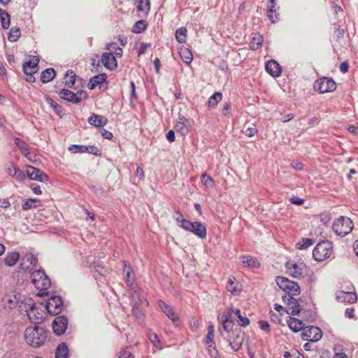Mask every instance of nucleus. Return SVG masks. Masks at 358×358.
<instances>
[{"mask_svg":"<svg viewBox=\"0 0 358 358\" xmlns=\"http://www.w3.org/2000/svg\"><path fill=\"white\" fill-rule=\"evenodd\" d=\"M14 142L24 155H28L29 153V146L24 141L19 138H15Z\"/></svg>","mask_w":358,"mask_h":358,"instance_id":"nucleus-43","label":"nucleus"},{"mask_svg":"<svg viewBox=\"0 0 358 358\" xmlns=\"http://www.w3.org/2000/svg\"><path fill=\"white\" fill-rule=\"evenodd\" d=\"M289 201L293 204L301 206L304 203V199L297 196H292L289 199Z\"/></svg>","mask_w":358,"mask_h":358,"instance_id":"nucleus-61","label":"nucleus"},{"mask_svg":"<svg viewBox=\"0 0 358 358\" xmlns=\"http://www.w3.org/2000/svg\"><path fill=\"white\" fill-rule=\"evenodd\" d=\"M286 268L287 273L294 278L301 277L302 275V267L293 262L286 263Z\"/></svg>","mask_w":358,"mask_h":358,"instance_id":"nucleus-24","label":"nucleus"},{"mask_svg":"<svg viewBox=\"0 0 358 358\" xmlns=\"http://www.w3.org/2000/svg\"><path fill=\"white\" fill-rule=\"evenodd\" d=\"M35 304L36 303L34 302L32 299L27 298L20 301L18 307L20 312H24L27 315V313H29L34 308Z\"/></svg>","mask_w":358,"mask_h":358,"instance_id":"nucleus-26","label":"nucleus"},{"mask_svg":"<svg viewBox=\"0 0 358 358\" xmlns=\"http://www.w3.org/2000/svg\"><path fill=\"white\" fill-rule=\"evenodd\" d=\"M158 305L162 310L166 314V315L173 322L175 325H178L180 322V317L177 313H175L173 308L169 306L162 300L158 301Z\"/></svg>","mask_w":358,"mask_h":358,"instance_id":"nucleus-17","label":"nucleus"},{"mask_svg":"<svg viewBox=\"0 0 358 358\" xmlns=\"http://www.w3.org/2000/svg\"><path fill=\"white\" fill-rule=\"evenodd\" d=\"M45 306L43 304L36 303L34 308L27 313V317L32 323H39L43 320V308Z\"/></svg>","mask_w":358,"mask_h":358,"instance_id":"nucleus-18","label":"nucleus"},{"mask_svg":"<svg viewBox=\"0 0 358 358\" xmlns=\"http://www.w3.org/2000/svg\"><path fill=\"white\" fill-rule=\"evenodd\" d=\"M107 76L106 73H101L93 76L88 85L90 90H94L96 86H99L106 82Z\"/></svg>","mask_w":358,"mask_h":358,"instance_id":"nucleus-31","label":"nucleus"},{"mask_svg":"<svg viewBox=\"0 0 358 358\" xmlns=\"http://www.w3.org/2000/svg\"><path fill=\"white\" fill-rule=\"evenodd\" d=\"M201 180L202 184L206 187L211 185L213 183V178L206 173L201 175Z\"/></svg>","mask_w":358,"mask_h":358,"instance_id":"nucleus-56","label":"nucleus"},{"mask_svg":"<svg viewBox=\"0 0 358 358\" xmlns=\"http://www.w3.org/2000/svg\"><path fill=\"white\" fill-rule=\"evenodd\" d=\"M26 175L30 180H36L39 182H46L48 180V176L44 172L32 166H27L26 169Z\"/></svg>","mask_w":358,"mask_h":358,"instance_id":"nucleus-13","label":"nucleus"},{"mask_svg":"<svg viewBox=\"0 0 358 358\" xmlns=\"http://www.w3.org/2000/svg\"><path fill=\"white\" fill-rule=\"evenodd\" d=\"M0 21L3 29H8L10 24V15L5 10L0 9Z\"/></svg>","mask_w":358,"mask_h":358,"instance_id":"nucleus-38","label":"nucleus"},{"mask_svg":"<svg viewBox=\"0 0 358 358\" xmlns=\"http://www.w3.org/2000/svg\"><path fill=\"white\" fill-rule=\"evenodd\" d=\"M187 29L185 27H180L176 31V38L180 43H185L187 37Z\"/></svg>","mask_w":358,"mask_h":358,"instance_id":"nucleus-40","label":"nucleus"},{"mask_svg":"<svg viewBox=\"0 0 358 358\" xmlns=\"http://www.w3.org/2000/svg\"><path fill=\"white\" fill-rule=\"evenodd\" d=\"M276 6L275 0L268 1V17L272 23H275L278 20L279 13L275 8Z\"/></svg>","mask_w":358,"mask_h":358,"instance_id":"nucleus-27","label":"nucleus"},{"mask_svg":"<svg viewBox=\"0 0 358 358\" xmlns=\"http://www.w3.org/2000/svg\"><path fill=\"white\" fill-rule=\"evenodd\" d=\"M45 101L57 115H59L61 113V112L62 111V106H60L52 98L47 96L45 99Z\"/></svg>","mask_w":358,"mask_h":358,"instance_id":"nucleus-48","label":"nucleus"},{"mask_svg":"<svg viewBox=\"0 0 358 358\" xmlns=\"http://www.w3.org/2000/svg\"><path fill=\"white\" fill-rule=\"evenodd\" d=\"M149 339L153 345L158 350H162L163 345L158 336L155 333L149 334Z\"/></svg>","mask_w":358,"mask_h":358,"instance_id":"nucleus-50","label":"nucleus"},{"mask_svg":"<svg viewBox=\"0 0 358 358\" xmlns=\"http://www.w3.org/2000/svg\"><path fill=\"white\" fill-rule=\"evenodd\" d=\"M87 150L85 152H88L90 154H92L96 156L101 155V151L96 146H87Z\"/></svg>","mask_w":358,"mask_h":358,"instance_id":"nucleus-58","label":"nucleus"},{"mask_svg":"<svg viewBox=\"0 0 358 358\" xmlns=\"http://www.w3.org/2000/svg\"><path fill=\"white\" fill-rule=\"evenodd\" d=\"M37 264V258L31 253L26 254L22 259L19 267L20 269L31 272L36 267Z\"/></svg>","mask_w":358,"mask_h":358,"instance_id":"nucleus-16","label":"nucleus"},{"mask_svg":"<svg viewBox=\"0 0 358 358\" xmlns=\"http://www.w3.org/2000/svg\"><path fill=\"white\" fill-rule=\"evenodd\" d=\"M39 62V59L38 57L34 56L33 58L29 59L28 62H25L22 65V71L24 73H27L29 71H38V64Z\"/></svg>","mask_w":358,"mask_h":358,"instance_id":"nucleus-25","label":"nucleus"},{"mask_svg":"<svg viewBox=\"0 0 358 358\" xmlns=\"http://www.w3.org/2000/svg\"><path fill=\"white\" fill-rule=\"evenodd\" d=\"M233 315H234V308H230L225 310L221 316H218V320L221 322L223 329L227 332H229L234 324Z\"/></svg>","mask_w":358,"mask_h":358,"instance_id":"nucleus-12","label":"nucleus"},{"mask_svg":"<svg viewBox=\"0 0 358 358\" xmlns=\"http://www.w3.org/2000/svg\"><path fill=\"white\" fill-rule=\"evenodd\" d=\"M108 120L104 117L92 114L88 119V122L94 127H99L107 124Z\"/></svg>","mask_w":358,"mask_h":358,"instance_id":"nucleus-29","label":"nucleus"},{"mask_svg":"<svg viewBox=\"0 0 358 358\" xmlns=\"http://www.w3.org/2000/svg\"><path fill=\"white\" fill-rule=\"evenodd\" d=\"M234 315L239 319V325L245 327L250 324V320L246 316H243L238 308H234Z\"/></svg>","mask_w":358,"mask_h":358,"instance_id":"nucleus-42","label":"nucleus"},{"mask_svg":"<svg viewBox=\"0 0 358 358\" xmlns=\"http://www.w3.org/2000/svg\"><path fill=\"white\" fill-rule=\"evenodd\" d=\"M58 94L61 99L76 104L81 102L83 94L85 95V98L87 97L86 93L83 90H79L77 93H74L68 89H62L58 92Z\"/></svg>","mask_w":358,"mask_h":358,"instance_id":"nucleus-9","label":"nucleus"},{"mask_svg":"<svg viewBox=\"0 0 358 358\" xmlns=\"http://www.w3.org/2000/svg\"><path fill=\"white\" fill-rule=\"evenodd\" d=\"M244 267L255 268L259 266V262L255 257L242 255L240 257Z\"/></svg>","mask_w":358,"mask_h":358,"instance_id":"nucleus-28","label":"nucleus"},{"mask_svg":"<svg viewBox=\"0 0 358 358\" xmlns=\"http://www.w3.org/2000/svg\"><path fill=\"white\" fill-rule=\"evenodd\" d=\"M244 133L247 136L252 137L257 134V130L255 128L249 127L245 130Z\"/></svg>","mask_w":358,"mask_h":358,"instance_id":"nucleus-63","label":"nucleus"},{"mask_svg":"<svg viewBox=\"0 0 358 358\" xmlns=\"http://www.w3.org/2000/svg\"><path fill=\"white\" fill-rule=\"evenodd\" d=\"M20 255L18 252L13 251L8 252L4 259L5 264L8 266H13L20 259Z\"/></svg>","mask_w":358,"mask_h":358,"instance_id":"nucleus-32","label":"nucleus"},{"mask_svg":"<svg viewBox=\"0 0 358 358\" xmlns=\"http://www.w3.org/2000/svg\"><path fill=\"white\" fill-rule=\"evenodd\" d=\"M263 43V38L260 35H257L252 37L251 42H250V46L251 48L253 50H257L259 49Z\"/></svg>","mask_w":358,"mask_h":358,"instance_id":"nucleus-49","label":"nucleus"},{"mask_svg":"<svg viewBox=\"0 0 358 358\" xmlns=\"http://www.w3.org/2000/svg\"><path fill=\"white\" fill-rule=\"evenodd\" d=\"M235 281V278H230L228 280L227 289L229 292H230L233 295H237L239 293V291L236 289V287L234 285Z\"/></svg>","mask_w":358,"mask_h":358,"instance_id":"nucleus-55","label":"nucleus"},{"mask_svg":"<svg viewBox=\"0 0 358 358\" xmlns=\"http://www.w3.org/2000/svg\"><path fill=\"white\" fill-rule=\"evenodd\" d=\"M266 71L273 77H279L281 74V67L280 64L275 60L271 59L266 65Z\"/></svg>","mask_w":358,"mask_h":358,"instance_id":"nucleus-23","label":"nucleus"},{"mask_svg":"<svg viewBox=\"0 0 358 358\" xmlns=\"http://www.w3.org/2000/svg\"><path fill=\"white\" fill-rule=\"evenodd\" d=\"M149 47H150V43H142L138 50V55H143Z\"/></svg>","mask_w":358,"mask_h":358,"instance_id":"nucleus-64","label":"nucleus"},{"mask_svg":"<svg viewBox=\"0 0 358 358\" xmlns=\"http://www.w3.org/2000/svg\"><path fill=\"white\" fill-rule=\"evenodd\" d=\"M301 336L304 341L315 343L322 338V331L319 327L308 326L303 329Z\"/></svg>","mask_w":358,"mask_h":358,"instance_id":"nucleus-8","label":"nucleus"},{"mask_svg":"<svg viewBox=\"0 0 358 358\" xmlns=\"http://www.w3.org/2000/svg\"><path fill=\"white\" fill-rule=\"evenodd\" d=\"M180 55L182 60L187 64H189L192 62L193 56L192 52L187 49L181 50L180 52Z\"/></svg>","mask_w":358,"mask_h":358,"instance_id":"nucleus-44","label":"nucleus"},{"mask_svg":"<svg viewBox=\"0 0 358 358\" xmlns=\"http://www.w3.org/2000/svg\"><path fill=\"white\" fill-rule=\"evenodd\" d=\"M189 121L185 116L179 115L178 119L175 125L176 131L182 136H185L189 133Z\"/></svg>","mask_w":358,"mask_h":358,"instance_id":"nucleus-19","label":"nucleus"},{"mask_svg":"<svg viewBox=\"0 0 358 358\" xmlns=\"http://www.w3.org/2000/svg\"><path fill=\"white\" fill-rule=\"evenodd\" d=\"M332 255V245L328 241L317 244L313 251V257L317 262H322Z\"/></svg>","mask_w":358,"mask_h":358,"instance_id":"nucleus-3","label":"nucleus"},{"mask_svg":"<svg viewBox=\"0 0 358 358\" xmlns=\"http://www.w3.org/2000/svg\"><path fill=\"white\" fill-rule=\"evenodd\" d=\"M208 353L211 358H216L217 357H219V353L216 349L215 344L208 345Z\"/></svg>","mask_w":358,"mask_h":358,"instance_id":"nucleus-57","label":"nucleus"},{"mask_svg":"<svg viewBox=\"0 0 358 358\" xmlns=\"http://www.w3.org/2000/svg\"><path fill=\"white\" fill-rule=\"evenodd\" d=\"M69 354V348L66 343H60L55 352V358H66Z\"/></svg>","mask_w":358,"mask_h":358,"instance_id":"nucleus-36","label":"nucleus"},{"mask_svg":"<svg viewBox=\"0 0 358 358\" xmlns=\"http://www.w3.org/2000/svg\"><path fill=\"white\" fill-rule=\"evenodd\" d=\"M131 290L132 291L133 311L136 313L140 308L148 306V301L143 291L141 290L137 286H134V288Z\"/></svg>","mask_w":358,"mask_h":358,"instance_id":"nucleus-7","label":"nucleus"},{"mask_svg":"<svg viewBox=\"0 0 358 358\" xmlns=\"http://www.w3.org/2000/svg\"><path fill=\"white\" fill-rule=\"evenodd\" d=\"M7 173L9 176L13 177L18 181H22L25 179L26 175L19 168L14 166L13 165H10L6 169Z\"/></svg>","mask_w":358,"mask_h":358,"instance_id":"nucleus-30","label":"nucleus"},{"mask_svg":"<svg viewBox=\"0 0 358 358\" xmlns=\"http://www.w3.org/2000/svg\"><path fill=\"white\" fill-rule=\"evenodd\" d=\"M243 341V335L241 333H232L231 336H230L228 339L231 348L236 352L241 349Z\"/></svg>","mask_w":358,"mask_h":358,"instance_id":"nucleus-21","label":"nucleus"},{"mask_svg":"<svg viewBox=\"0 0 358 358\" xmlns=\"http://www.w3.org/2000/svg\"><path fill=\"white\" fill-rule=\"evenodd\" d=\"M284 302H287V313L292 315H297L301 311L300 304L296 299L289 295H285L282 296Z\"/></svg>","mask_w":358,"mask_h":358,"instance_id":"nucleus-15","label":"nucleus"},{"mask_svg":"<svg viewBox=\"0 0 358 358\" xmlns=\"http://www.w3.org/2000/svg\"><path fill=\"white\" fill-rule=\"evenodd\" d=\"M87 150V146L83 145H71L69 147V150L73 154L84 153Z\"/></svg>","mask_w":358,"mask_h":358,"instance_id":"nucleus-54","label":"nucleus"},{"mask_svg":"<svg viewBox=\"0 0 358 358\" xmlns=\"http://www.w3.org/2000/svg\"><path fill=\"white\" fill-rule=\"evenodd\" d=\"M137 9L138 10L148 13L150 9V0H138Z\"/></svg>","mask_w":358,"mask_h":358,"instance_id":"nucleus-52","label":"nucleus"},{"mask_svg":"<svg viewBox=\"0 0 358 358\" xmlns=\"http://www.w3.org/2000/svg\"><path fill=\"white\" fill-rule=\"evenodd\" d=\"M147 27V23L145 20H141L137 21L133 27V32L136 34H139L145 30Z\"/></svg>","mask_w":358,"mask_h":358,"instance_id":"nucleus-47","label":"nucleus"},{"mask_svg":"<svg viewBox=\"0 0 358 358\" xmlns=\"http://www.w3.org/2000/svg\"><path fill=\"white\" fill-rule=\"evenodd\" d=\"M68 325V319L65 316H57L52 322L53 332L60 336L66 330Z\"/></svg>","mask_w":358,"mask_h":358,"instance_id":"nucleus-14","label":"nucleus"},{"mask_svg":"<svg viewBox=\"0 0 358 358\" xmlns=\"http://www.w3.org/2000/svg\"><path fill=\"white\" fill-rule=\"evenodd\" d=\"M20 30L17 27H12L8 35V39L11 42H15L20 36Z\"/></svg>","mask_w":358,"mask_h":358,"instance_id":"nucleus-46","label":"nucleus"},{"mask_svg":"<svg viewBox=\"0 0 358 358\" xmlns=\"http://www.w3.org/2000/svg\"><path fill=\"white\" fill-rule=\"evenodd\" d=\"M222 98V94L221 92H217L214 93L208 100V106L210 107H215Z\"/></svg>","mask_w":358,"mask_h":358,"instance_id":"nucleus-45","label":"nucleus"},{"mask_svg":"<svg viewBox=\"0 0 358 358\" xmlns=\"http://www.w3.org/2000/svg\"><path fill=\"white\" fill-rule=\"evenodd\" d=\"M288 326L289 329L295 333L299 332L305 328L303 327V323L301 320H298L295 317H289L288 320Z\"/></svg>","mask_w":358,"mask_h":358,"instance_id":"nucleus-33","label":"nucleus"},{"mask_svg":"<svg viewBox=\"0 0 358 358\" xmlns=\"http://www.w3.org/2000/svg\"><path fill=\"white\" fill-rule=\"evenodd\" d=\"M336 299L341 303H353L356 302L357 297L355 292L338 291L336 293Z\"/></svg>","mask_w":358,"mask_h":358,"instance_id":"nucleus-22","label":"nucleus"},{"mask_svg":"<svg viewBox=\"0 0 358 358\" xmlns=\"http://www.w3.org/2000/svg\"><path fill=\"white\" fill-rule=\"evenodd\" d=\"M313 87L319 93L324 94L334 91L336 89V84L332 78L323 77L315 80Z\"/></svg>","mask_w":358,"mask_h":358,"instance_id":"nucleus-6","label":"nucleus"},{"mask_svg":"<svg viewBox=\"0 0 358 358\" xmlns=\"http://www.w3.org/2000/svg\"><path fill=\"white\" fill-rule=\"evenodd\" d=\"M117 358H134V356L128 349H125L119 353Z\"/></svg>","mask_w":358,"mask_h":358,"instance_id":"nucleus-59","label":"nucleus"},{"mask_svg":"<svg viewBox=\"0 0 358 358\" xmlns=\"http://www.w3.org/2000/svg\"><path fill=\"white\" fill-rule=\"evenodd\" d=\"M352 229V221L349 217L345 216H341L335 220L332 226L333 231L341 237L350 234Z\"/></svg>","mask_w":358,"mask_h":358,"instance_id":"nucleus-2","label":"nucleus"},{"mask_svg":"<svg viewBox=\"0 0 358 358\" xmlns=\"http://www.w3.org/2000/svg\"><path fill=\"white\" fill-rule=\"evenodd\" d=\"M313 243L314 241L312 238H303L301 242L296 244V247L299 250H305L313 245Z\"/></svg>","mask_w":358,"mask_h":358,"instance_id":"nucleus-51","label":"nucleus"},{"mask_svg":"<svg viewBox=\"0 0 358 358\" xmlns=\"http://www.w3.org/2000/svg\"><path fill=\"white\" fill-rule=\"evenodd\" d=\"M173 218L176 221L178 226L182 229L185 228V226H186L185 223H188L189 220H187L184 218L182 214L180 213L179 211H176L173 215Z\"/></svg>","mask_w":358,"mask_h":358,"instance_id":"nucleus-41","label":"nucleus"},{"mask_svg":"<svg viewBox=\"0 0 358 358\" xmlns=\"http://www.w3.org/2000/svg\"><path fill=\"white\" fill-rule=\"evenodd\" d=\"M76 76L73 71H68L64 77V85L69 88H72L76 83Z\"/></svg>","mask_w":358,"mask_h":358,"instance_id":"nucleus-35","label":"nucleus"},{"mask_svg":"<svg viewBox=\"0 0 358 358\" xmlns=\"http://www.w3.org/2000/svg\"><path fill=\"white\" fill-rule=\"evenodd\" d=\"M31 282L37 289H48L50 286V280L43 271L36 270L31 274Z\"/></svg>","mask_w":358,"mask_h":358,"instance_id":"nucleus-5","label":"nucleus"},{"mask_svg":"<svg viewBox=\"0 0 358 358\" xmlns=\"http://www.w3.org/2000/svg\"><path fill=\"white\" fill-rule=\"evenodd\" d=\"M185 224L186 226H185V228L183 229L184 230L193 233L195 236H198L201 239H203L206 237V228L201 222H192L189 221L188 223Z\"/></svg>","mask_w":358,"mask_h":358,"instance_id":"nucleus-10","label":"nucleus"},{"mask_svg":"<svg viewBox=\"0 0 358 358\" xmlns=\"http://www.w3.org/2000/svg\"><path fill=\"white\" fill-rule=\"evenodd\" d=\"M101 62L110 71L115 70L117 66V60L112 52H103L101 55Z\"/></svg>","mask_w":358,"mask_h":358,"instance_id":"nucleus-20","label":"nucleus"},{"mask_svg":"<svg viewBox=\"0 0 358 358\" xmlns=\"http://www.w3.org/2000/svg\"><path fill=\"white\" fill-rule=\"evenodd\" d=\"M122 263L124 266V272L126 273V275L124 277V280L127 285L129 287L130 289H133L134 286H136L134 285L131 280V273H132V269L131 267L127 266L126 262L123 261Z\"/></svg>","mask_w":358,"mask_h":358,"instance_id":"nucleus-39","label":"nucleus"},{"mask_svg":"<svg viewBox=\"0 0 358 358\" xmlns=\"http://www.w3.org/2000/svg\"><path fill=\"white\" fill-rule=\"evenodd\" d=\"M275 281L279 287L285 292V295L294 296L300 294V287L296 282L280 276H278Z\"/></svg>","mask_w":358,"mask_h":358,"instance_id":"nucleus-4","label":"nucleus"},{"mask_svg":"<svg viewBox=\"0 0 358 358\" xmlns=\"http://www.w3.org/2000/svg\"><path fill=\"white\" fill-rule=\"evenodd\" d=\"M260 329L264 331H270V325L267 321L261 320L259 322Z\"/></svg>","mask_w":358,"mask_h":358,"instance_id":"nucleus-60","label":"nucleus"},{"mask_svg":"<svg viewBox=\"0 0 358 358\" xmlns=\"http://www.w3.org/2000/svg\"><path fill=\"white\" fill-rule=\"evenodd\" d=\"M56 76V72L54 69L48 68L42 71L41 73V81L43 83H47L52 80Z\"/></svg>","mask_w":358,"mask_h":358,"instance_id":"nucleus-34","label":"nucleus"},{"mask_svg":"<svg viewBox=\"0 0 358 358\" xmlns=\"http://www.w3.org/2000/svg\"><path fill=\"white\" fill-rule=\"evenodd\" d=\"M24 338L28 345L34 348H39L45 343L47 335L43 327L35 326L26 329Z\"/></svg>","mask_w":358,"mask_h":358,"instance_id":"nucleus-1","label":"nucleus"},{"mask_svg":"<svg viewBox=\"0 0 358 358\" xmlns=\"http://www.w3.org/2000/svg\"><path fill=\"white\" fill-rule=\"evenodd\" d=\"M20 298L16 295L15 296H9L5 298L4 303L6 308L10 309L14 308L17 306H19Z\"/></svg>","mask_w":358,"mask_h":358,"instance_id":"nucleus-37","label":"nucleus"},{"mask_svg":"<svg viewBox=\"0 0 358 358\" xmlns=\"http://www.w3.org/2000/svg\"><path fill=\"white\" fill-rule=\"evenodd\" d=\"M94 268H96V271L97 272H99L101 275H104L105 274V269H104V267L101 265L99 264V262H94Z\"/></svg>","mask_w":358,"mask_h":358,"instance_id":"nucleus-62","label":"nucleus"},{"mask_svg":"<svg viewBox=\"0 0 358 358\" xmlns=\"http://www.w3.org/2000/svg\"><path fill=\"white\" fill-rule=\"evenodd\" d=\"M37 201H38V200H36L35 199H27L22 204V208L24 210H28L31 208H36L37 205L36 204V203Z\"/></svg>","mask_w":358,"mask_h":358,"instance_id":"nucleus-53","label":"nucleus"},{"mask_svg":"<svg viewBox=\"0 0 358 358\" xmlns=\"http://www.w3.org/2000/svg\"><path fill=\"white\" fill-rule=\"evenodd\" d=\"M62 306V298L58 296H53L46 301L45 308L49 313L56 315L61 312Z\"/></svg>","mask_w":358,"mask_h":358,"instance_id":"nucleus-11","label":"nucleus"}]
</instances>
